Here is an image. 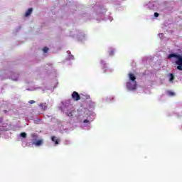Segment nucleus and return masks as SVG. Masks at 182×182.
Returning a JSON list of instances; mask_svg holds the SVG:
<instances>
[{"mask_svg": "<svg viewBox=\"0 0 182 182\" xmlns=\"http://www.w3.org/2000/svg\"><path fill=\"white\" fill-rule=\"evenodd\" d=\"M171 58H176V59H177L175 62L177 65L176 69H178V70H182V55L180 54L171 53L168 55V59H171Z\"/></svg>", "mask_w": 182, "mask_h": 182, "instance_id": "obj_1", "label": "nucleus"}, {"mask_svg": "<svg viewBox=\"0 0 182 182\" xmlns=\"http://www.w3.org/2000/svg\"><path fill=\"white\" fill-rule=\"evenodd\" d=\"M127 87L129 90H136V87H137V82L134 81V84H132V82H127Z\"/></svg>", "mask_w": 182, "mask_h": 182, "instance_id": "obj_2", "label": "nucleus"}, {"mask_svg": "<svg viewBox=\"0 0 182 182\" xmlns=\"http://www.w3.org/2000/svg\"><path fill=\"white\" fill-rule=\"evenodd\" d=\"M71 97H72V100H75V102H77V101L80 100V95L76 91H74L72 93Z\"/></svg>", "mask_w": 182, "mask_h": 182, "instance_id": "obj_3", "label": "nucleus"}, {"mask_svg": "<svg viewBox=\"0 0 182 182\" xmlns=\"http://www.w3.org/2000/svg\"><path fill=\"white\" fill-rule=\"evenodd\" d=\"M39 107H41V110L45 112V110L48 109V105H46V102H42L39 105Z\"/></svg>", "mask_w": 182, "mask_h": 182, "instance_id": "obj_4", "label": "nucleus"}, {"mask_svg": "<svg viewBox=\"0 0 182 182\" xmlns=\"http://www.w3.org/2000/svg\"><path fill=\"white\" fill-rule=\"evenodd\" d=\"M43 144V139H39L35 142H33V144H34V146H42V144Z\"/></svg>", "mask_w": 182, "mask_h": 182, "instance_id": "obj_5", "label": "nucleus"}, {"mask_svg": "<svg viewBox=\"0 0 182 182\" xmlns=\"http://www.w3.org/2000/svg\"><path fill=\"white\" fill-rule=\"evenodd\" d=\"M66 114L68 116V117H74L75 114H76V111L72 110L69 112H66Z\"/></svg>", "mask_w": 182, "mask_h": 182, "instance_id": "obj_6", "label": "nucleus"}, {"mask_svg": "<svg viewBox=\"0 0 182 182\" xmlns=\"http://www.w3.org/2000/svg\"><path fill=\"white\" fill-rule=\"evenodd\" d=\"M129 77L130 80H132V82H136V76H134V74L129 73Z\"/></svg>", "mask_w": 182, "mask_h": 182, "instance_id": "obj_7", "label": "nucleus"}, {"mask_svg": "<svg viewBox=\"0 0 182 182\" xmlns=\"http://www.w3.org/2000/svg\"><path fill=\"white\" fill-rule=\"evenodd\" d=\"M33 11V9H32V8L28 9L25 14V16H30V15L32 14Z\"/></svg>", "mask_w": 182, "mask_h": 182, "instance_id": "obj_8", "label": "nucleus"}, {"mask_svg": "<svg viewBox=\"0 0 182 182\" xmlns=\"http://www.w3.org/2000/svg\"><path fill=\"white\" fill-rule=\"evenodd\" d=\"M51 140L55 143V144H59V139H56V136H52Z\"/></svg>", "mask_w": 182, "mask_h": 182, "instance_id": "obj_9", "label": "nucleus"}, {"mask_svg": "<svg viewBox=\"0 0 182 182\" xmlns=\"http://www.w3.org/2000/svg\"><path fill=\"white\" fill-rule=\"evenodd\" d=\"M169 76H170L169 81L173 82V80H174L175 79L174 75L173 73H170Z\"/></svg>", "mask_w": 182, "mask_h": 182, "instance_id": "obj_10", "label": "nucleus"}, {"mask_svg": "<svg viewBox=\"0 0 182 182\" xmlns=\"http://www.w3.org/2000/svg\"><path fill=\"white\" fill-rule=\"evenodd\" d=\"M49 50V48L48 47H44L43 49V51L44 52V53H48Z\"/></svg>", "mask_w": 182, "mask_h": 182, "instance_id": "obj_11", "label": "nucleus"}, {"mask_svg": "<svg viewBox=\"0 0 182 182\" xmlns=\"http://www.w3.org/2000/svg\"><path fill=\"white\" fill-rule=\"evenodd\" d=\"M168 96H176V93H174L171 91H168Z\"/></svg>", "mask_w": 182, "mask_h": 182, "instance_id": "obj_12", "label": "nucleus"}, {"mask_svg": "<svg viewBox=\"0 0 182 182\" xmlns=\"http://www.w3.org/2000/svg\"><path fill=\"white\" fill-rule=\"evenodd\" d=\"M21 137H23V139H26V132H22L20 134Z\"/></svg>", "mask_w": 182, "mask_h": 182, "instance_id": "obj_13", "label": "nucleus"}, {"mask_svg": "<svg viewBox=\"0 0 182 182\" xmlns=\"http://www.w3.org/2000/svg\"><path fill=\"white\" fill-rule=\"evenodd\" d=\"M28 103H30V105H33V103H35V101L34 100H30L28 102Z\"/></svg>", "mask_w": 182, "mask_h": 182, "instance_id": "obj_14", "label": "nucleus"}, {"mask_svg": "<svg viewBox=\"0 0 182 182\" xmlns=\"http://www.w3.org/2000/svg\"><path fill=\"white\" fill-rule=\"evenodd\" d=\"M155 18H159V13H154Z\"/></svg>", "mask_w": 182, "mask_h": 182, "instance_id": "obj_15", "label": "nucleus"}, {"mask_svg": "<svg viewBox=\"0 0 182 182\" xmlns=\"http://www.w3.org/2000/svg\"><path fill=\"white\" fill-rule=\"evenodd\" d=\"M83 123H89V119H85Z\"/></svg>", "mask_w": 182, "mask_h": 182, "instance_id": "obj_16", "label": "nucleus"}, {"mask_svg": "<svg viewBox=\"0 0 182 182\" xmlns=\"http://www.w3.org/2000/svg\"><path fill=\"white\" fill-rule=\"evenodd\" d=\"M114 52L113 51H111L110 52V55H113Z\"/></svg>", "mask_w": 182, "mask_h": 182, "instance_id": "obj_17", "label": "nucleus"}, {"mask_svg": "<svg viewBox=\"0 0 182 182\" xmlns=\"http://www.w3.org/2000/svg\"><path fill=\"white\" fill-rule=\"evenodd\" d=\"M89 97H89V96H87V99H89Z\"/></svg>", "mask_w": 182, "mask_h": 182, "instance_id": "obj_18", "label": "nucleus"}]
</instances>
